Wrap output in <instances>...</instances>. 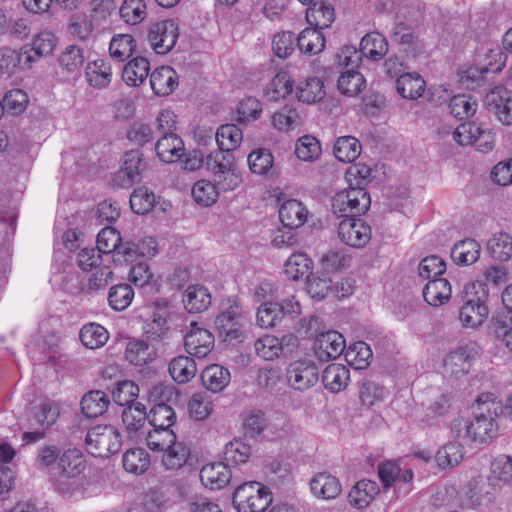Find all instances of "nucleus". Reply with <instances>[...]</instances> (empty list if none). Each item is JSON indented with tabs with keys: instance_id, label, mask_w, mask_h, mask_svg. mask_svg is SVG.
<instances>
[{
	"instance_id": "c03bdc74",
	"label": "nucleus",
	"mask_w": 512,
	"mask_h": 512,
	"mask_svg": "<svg viewBox=\"0 0 512 512\" xmlns=\"http://www.w3.org/2000/svg\"><path fill=\"white\" fill-rule=\"evenodd\" d=\"M297 47L301 53L315 55L325 47V37L321 30L308 27L297 37Z\"/></svg>"
},
{
	"instance_id": "c85d7f7f",
	"label": "nucleus",
	"mask_w": 512,
	"mask_h": 512,
	"mask_svg": "<svg viewBox=\"0 0 512 512\" xmlns=\"http://www.w3.org/2000/svg\"><path fill=\"white\" fill-rule=\"evenodd\" d=\"M308 211L303 204L295 199L285 201L279 208V218L283 226L297 229L304 225Z\"/></svg>"
},
{
	"instance_id": "8fccbe9b",
	"label": "nucleus",
	"mask_w": 512,
	"mask_h": 512,
	"mask_svg": "<svg viewBox=\"0 0 512 512\" xmlns=\"http://www.w3.org/2000/svg\"><path fill=\"white\" fill-rule=\"evenodd\" d=\"M464 457L463 444L459 442H450L441 447L434 458L439 468L446 469L458 465Z\"/></svg>"
},
{
	"instance_id": "bf43d9fd",
	"label": "nucleus",
	"mask_w": 512,
	"mask_h": 512,
	"mask_svg": "<svg viewBox=\"0 0 512 512\" xmlns=\"http://www.w3.org/2000/svg\"><path fill=\"white\" fill-rule=\"evenodd\" d=\"M272 124L279 131L288 132L299 127L302 119L294 107L286 105L273 114Z\"/></svg>"
},
{
	"instance_id": "393cba45",
	"label": "nucleus",
	"mask_w": 512,
	"mask_h": 512,
	"mask_svg": "<svg viewBox=\"0 0 512 512\" xmlns=\"http://www.w3.org/2000/svg\"><path fill=\"white\" fill-rule=\"evenodd\" d=\"M155 151L162 162L173 163L182 156L184 143L177 134L162 135L155 144Z\"/></svg>"
},
{
	"instance_id": "cd10ccee",
	"label": "nucleus",
	"mask_w": 512,
	"mask_h": 512,
	"mask_svg": "<svg viewBox=\"0 0 512 512\" xmlns=\"http://www.w3.org/2000/svg\"><path fill=\"white\" fill-rule=\"evenodd\" d=\"M379 493V486L371 480H360L350 490L348 500L355 509L366 508Z\"/></svg>"
},
{
	"instance_id": "79ce46f5",
	"label": "nucleus",
	"mask_w": 512,
	"mask_h": 512,
	"mask_svg": "<svg viewBox=\"0 0 512 512\" xmlns=\"http://www.w3.org/2000/svg\"><path fill=\"white\" fill-rule=\"evenodd\" d=\"M109 403L110 399L107 393L92 390L82 397L81 410L86 417H98L107 410Z\"/></svg>"
},
{
	"instance_id": "ea45409f",
	"label": "nucleus",
	"mask_w": 512,
	"mask_h": 512,
	"mask_svg": "<svg viewBox=\"0 0 512 512\" xmlns=\"http://www.w3.org/2000/svg\"><path fill=\"white\" fill-rule=\"evenodd\" d=\"M425 80L417 73H403L396 82L397 92L405 99H417L425 90Z\"/></svg>"
},
{
	"instance_id": "f704fd0d",
	"label": "nucleus",
	"mask_w": 512,
	"mask_h": 512,
	"mask_svg": "<svg viewBox=\"0 0 512 512\" xmlns=\"http://www.w3.org/2000/svg\"><path fill=\"white\" fill-rule=\"evenodd\" d=\"M168 371L176 383L186 384L196 376L197 365L193 358L180 355L170 361Z\"/></svg>"
},
{
	"instance_id": "4c0bfd02",
	"label": "nucleus",
	"mask_w": 512,
	"mask_h": 512,
	"mask_svg": "<svg viewBox=\"0 0 512 512\" xmlns=\"http://www.w3.org/2000/svg\"><path fill=\"white\" fill-rule=\"evenodd\" d=\"M242 139L243 133L237 125H222L216 132V142L220 151H215L214 153L230 154L233 157L230 152L240 145Z\"/></svg>"
},
{
	"instance_id": "ddd939ff",
	"label": "nucleus",
	"mask_w": 512,
	"mask_h": 512,
	"mask_svg": "<svg viewBox=\"0 0 512 512\" xmlns=\"http://www.w3.org/2000/svg\"><path fill=\"white\" fill-rule=\"evenodd\" d=\"M338 236L346 245L360 248L369 242L371 228L362 219L348 217L338 224Z\"/></svg>"
},
{
	"instance_id": "f257e3e1",
	"label": "nucleus",
	"mask_w": 512,
	"mask_h": 512,
	"mask_svg": "<svg viewBox=\"0 0 512 512\" xmlns=\"http://www.w3.org/2000/svg\"><path fill=\"white\" fill-rule=\"evenodd\" d=\"M206 167L213 172L214 183L200 180L192 188L194 200L202 206L212 205L217 200L220 191L234 190L241 181L235 170L234 157L230 154H208Z\"/></svg>"
},
{
	"instance_id": "f3484780",
	"label": "nucleus",
	"mask_w": 512,
	"mask_h": 512,
	"mask_svg": "<svg viewBox=\"0 0 512 512\" xmlns=\"http://www.w3.org/2000/svg\"><path fill=\"white\" fill-rule=\"evenodd\" d=\"M184 346L192 356L197 358L206 357L214 347V336L206 328L200 327L197 323L192 322L190 329L184 337Z\"/></svg>"
},
{
	"instance_id": "3c124183",
	"label": "nucleus",
	"mask_w": 512,
	"mask_h": 512,
	"mask_svg": "<svg viewBox=\"0 0 512 512\" xmlns=\"http://www.w3.org/2000/svg\"><path fill=\"white\" fill-rule=\"evenodd\" d=\"M296 95L298 100L304 103L318 102L325 95L324 84L317 77H309L298 85Z\"/></svg>"
},
{
	"instance_id": "e2e57ef3",
	"label": "nucleus",
	"mask_w": 512,
	"mask_h": 512,
	"mask_svg": "<svg viewBox=\"0 0 512 512\" xmlns=\"http://www.w3.org/2000/svg\"><path fill=\"white\" fill-rule=\"evenodd\" d=\"M147 419L152 427L170 429L176 421V414L171 406L158 403L150 409Z\"/></svg>"
},
{
	"instance_id": "f03ea898",
	"label": "nucleus",
	"mask_w": 512,
	"mask_h": 512,
	"mask_svg": "<svg viewBox=\"0 0 512 512\" xmlns=\"http://www.w3.org/2000/svg\"><path fill=\"white\" fill-rule=\"evenodd\" d=\"M482 397L477 399V406L480 412L474 419L459 418L453 421L452 432L454 437L466 444L468 443H487L497 435L498 425L495 422L493 413L496 416L497 410L502 409L499 403H495Z\"/></svg>"
},
{
	"instance_id": "2eb2a0df",
	"label": "nucleus",
	"mask_w": 512,
	"mask_h": 512,
	"mask_svg": "<svg viewBox=\"0 0 512 512\" xmlns=\"http://www.w3.org/2000/svg\"><path fill=\"white\" fill-rule=\"evenodd\" d=\"M497 494V486L489 483L484 477L473 481L462 502L463 509H486Z\"/></svg>"
},
{
	"instance_id": "69168bd1",
	"label": "nucleus",
	"mask_w": 512,
	"mask_h": 512,
	"mask_svg": "<svg viewBox=\"0 0 512 512\" xmlns=\"http://www.w3.org/2000/svg\"><path fill=\"white\" fill-rule=\"evenodd\" d=\"M254 347L257 355L268 361L278 358L284 351L282 341L273 335H265L259 338Z\"/></svg>"
},
{
	"instance_id": "4d7b16f0",
	"label": "nucleus",
	"mask_w": 512,
	"mask_h": 512,
	"mask_svg": "<svg viewBox=\"0 0 512 512\" xmlns=\"http://www.w3.org/2000/svg\"><path fill=\"white\" fill-rule=\"evenodd\" d=\"M365 79L357 70H345L338 79V89L343 95L356 96L365 87Z\"/></svg>"
},
{
	"instance_id": "e433bc0d",
	"label": "nucleus",
	"mask_w": 512,
	"mask_h": 512,
	"mask_svg": "<svg viewBox=\"0 0 512 512\" xmlns=\"http://www.w3.org/2000/svg\"><path fill=\"white\" fill-rule=\"evenodd\" d=\"M231 380L229 370L219 364L207 366L201 373L203 386L212 392L222 391Z\"/></svg>"
},
{
	"instance_id": "680f3d73",
	"label": "nucleus",
	"mask_w": 512,
	"mask_h": 512,
	"mask_svg": "<svg viewBox=\"0 0 512 512\" xmlns=\"http://www.w3.org/2000/svg\"><path fill=\"white\" fill-rule=\"evenodd\" d=\"M2 58H11L15 61V65L21 69L27 70L37 63L42 56L31 46H24L19 50L9 48L2 49Z\"/></svg>"
},
{
	"instance_id": "20e7f679",
	"label": "nucleus",
	"mask_w": 512,
	"mask_h": 512,
	"mask_svg": "<svg viewBox=\"0 0 512 512\" xmlns=\"http://www.w3.org/2000/svg\"><path fill=\"white\" fill-rule=\"evenodd\" d=\"M489 297L486 285L477 282L465 287V300L459 312V319L466 327L480 326L488 317L486 305Z\"/></svg>"
},
{
	"instance_id": "473e14b6",
	"label": "nucleus",
	"mask_w": 512,
	"mask_h": 512,
	"mask_svg": "<svg viewBox=\"0 0 512 512\" xmlns=\"http://www.w3.org/2000/svg\"><path fill=\"white\" fill-rule=\"evenodd\" d=\"M306 20L313 28H328L335 20L334 7L328 2H315L307 9Z\"/></svg>"
},
{
	"instance_id": "c9c22d12",
	"label": "nucleus",
	"mask_w": 512,
	"mask_h": 512,
	"mask_svg": "<svg viewBox=\"0 0 512 512\" xmlns=\"http://www.w3.org/2000/svg\"><path fill=\"white\" fill-rule=\"evenodd\" d=\"M85 60V50L78 44L67 45L58 56L59 66L69 74L79 73Z\"/></svg>"
},
{
	"instance_id": "2f4dec72",
	"label": "nucleus",
	"mask_w": 512,
	"mask_h": 512,
	"mask_svg": "<svg viewBox=\"0 0 512 512\" xmlns=\"http://www.w3.org/2000/svg\"><path fill=\"white\" fill-rule=\"evenodd\" d=\"M310 489L318 498L334 499L341 492V483L331 474L318 473L311 479Z\"/></svg>"
},
{
	"instance_id": "774afa93",
	"label": "nucleus",
	"mask_w": 512,
	"mask_h": 512,
	"mask_svg": "<svg viewBox=\"0 0 512 512\" xmlns=\"http://www.w3.org/2000/svg\"><path fill=\"white\" fill-rule=\"evenodd\" d=\"M146 444L152 451L162 452L177 440L175 433L168 428L153 427L146 435Z\"/></svg>"
},
{
	"instance_id": "423d86ee",
	"label": "nucleus",
	"mask_w": 512,
	"mask_h": 512,
	"mask_svg": "<svg viewBox=\"0 0 512 512\" xmlns=\"http://www.w3.org/2000/svg\"><path fill=\"white\" fill-rule=\"evenodd\" d=\"M370 205V195L363 187L340 191L331 200L333 213L344 218L364 214Z\"/></svg>"
},
{
	"instance_id": "9b49d317",
	"label": "nucleus",
	"mask_w": 512,
	"mask_h": 512,
	"mask_svg": "<svg viewBox=\"0 0 512 512\" xmlns=\"http://www.w3.org/2000/svg\"><path fill=\"white\" fill-rule=\"evenodd\" d=\"M484 106L504 125H512V94L504 86L498 85L484 97Z\"/></svg>"
},
{
	"instance_id": "1a4fd4ad",
	"label": "nucleus",
	"mask_w": 512,
	"mask_h": 512,
	"mask_svg": "<svg viewBox=\"0 0 512 512\" xmlns=\"http://www.w3.org/2000/svg\"><path fill=\"white\" fill-rule=\"evenodd\" d=\"M453 139L460 145H472L481 153H489L494 148L495 134L475 122L460 124L453 132Z\"/></svg>"
},
{
	"instance_id": "aec40b11",
	"label": "nucleus",
	"mask_w": 512,
	"mask_h": 512,
	"mask_svg": "<svg viewBox=\"0 0 512 512\" xmlns=\"http://www.w3.org/2000/svg\"><path fill=\"white\" fill-rule=\"evenodd\" d=\"M231 477L228 465L223 462L206 464L200 470L202 484L212 490L224 488L230 482Z\"/></svg>"
},
{
	"instance_id": "4be33fe9",
	"label": "nucleus",
	"mask_w": 512,
	"mask_h": 512,
	"mask_svg": "<svg viewBox=\"0 0 512 512\" xmlns=\"http://www.w3.org/2000/svg\"><path fill=\"white\" fill-rule=\"evenodd\" d=\"M59 473L66 478H76L83 473L86 468V460L81 450L77 448L65 449L58 462Z\"/></svg>"
},
{
	"instance_id": "a19ab883",
	"label": "nucleus",
	"mask_w": 512,
	"mask_h": 512,
	"mask_svg": "<svg viewBox=\"0 0 512 512\" xmlns=\"http://www.w3.org/2000/svg\"><path fill=\"white\" fill-rule=\"evenodd\" d=\"M150 65L145 57H135L130 60L123 68L122 79L132 87L141 85L147 78Z\"/></svg>"
},
{
	"instance_id": "9d476101",
	"label": "nucleus",
	"mask_w": 512,
	"mask_h": 512,
	"mask_svg": "<svg viewBox=\"0 0 512 512\" xmlns=\"http://www.w3.org/2000/svg\"><path fill=\"white\" fill-rule=\"evenodd\" d=\"M150 316L145 320L143 329L149 339H163L169 332L174 307L165 299L156 300L150 306Z\"/></svg>"
},
{
	"instance_id": "bb28decb",
	"label": "nucleus",
	"mask_w": 512,
	"mask_h": 512,
	"mask_svg": "<svg viewBox=\"0 0 512 512\" xmlns=\"http://www.w3.org/2000/svg\"><path fill=\"white\" fill-rule=\"evenodd\" d=\"M485 480L497 486V493L505 484L512 482V457L501 454L490 463V475Z\"/></svg>"
},
{
	"instance_id": "b1692460",
	"label": "nucleus",
	"mask_w": 512,
	"mask_h": 512,
	"mask_svg": "<svg viewBox=\"0 0 512 512\" xmlns=\"http://www.w3.org/2000/svg\"><path fill=\"white\" fill-rule=\"evenodd\" d=\"M150 85L156 95H170L178 86L177 73L169 66H161L150 75Z\"/></svg>"
},
{
	"instance_id": "a18cd8bd",
	"label": "nucleus",
	"mask_w": 512,
	"mask_h": 512,
	"mask_svg": "<svg viewBox=\"0 0 512 512\" xmlns=\"http://www.w3.org/2000/svg\"><path fill=\"white\" fill-rule=\"evenodd\" d=\"M495 337L512 352V316L508 312H496L491 318Z\"/></svg>"
},
{
	"instance_id": "5701e85b",
	"label": "nucleus",
	"mask_w": 512,
	"mask_h": 512,
	"mask_svg": "<svg viewBox=\"0 0 512 512\" xmlns=\"http://www.w3.org/2000/svg\"><path fill=\"white\" fill-rule=\"evenodd\" d=\"M359 51L362 56L371 61H380L389 51L388 40L379 32L367 33L360 41Z\"/></svg>"
},
{
	"instance_id": "37998d69",
	"label": "nucleus",
	"mask_w": 512,
	"mask_h": 512,
	"mask_svg": "<svg viewBox=\"0 0 512 512\" xmlns=\"http://www.w3.org/2000/svg\"><path fill=\"white\" fill-rule=\"evenodd\" d=\"M85 74L88 83L98 89L105 88L112 80L111 65L103 59H97L89 63Z\"/></svg>"
},
{
	"instance_id": "6e6d98bb",
	"label": "nucleus",
	"mask_w": 512,
	"mask_h": 512,
	"mask_svg": "<svg viewBox=\"0 0 512 512\" xmlns=\"http://www.w3.org/2000/svg\"><path fill=\"white\" fill-rule=\"evenodd\" d=\"M477 107L476 99L466 94L453 96L449 102L450 113L460 120L472 117L476 113Z\"/></svg>"
},
{
	"instance_id": "49530a36",
	"label": "nucleus",
	"mask_w": 512,
	"mask_h": 512,
	"mask_svg": "<svg viewBox=\"0 0 512 512\" xmlns=\"http://www.w3.org/2000/svg\"><path fill=\"white\" fill-rule=\"evenodd\" d=\"M293 80L287 72H279L267 84L264 94L269 101H278L293 91Z\"/></svg>"
},
{
	"instance_id": "a211bd4d",
	"label": "nucleus",
	"mask_w": 512,
	"mask_h": 512,
	"mask_svg": "<svg viewBox=\"0 0 512 512\" xmlns=\"http://www.w3.org/2000/svg\"><path fill=\"white\" fill-rule=\"evenodd\" d=\"M147 164L139 150H131L124 154L123 165L117 173L115 180L122 187L131 186L139 182L141 174L146 171Z\"/></svg>"
},
{
	"instance_id": "5fc2aeb1",
	"label": "nucleus",
	"mask_w": 512,
	"mask_h": 512,
	"mask_svg": "<svg viewBox=\"0 0 512 512\" xmlns=\"http://www.w3.org/2000/svg\"><path fill=\"white\" fill-rule=\"evenodd\" d=\"M135 48V40L131 35L118 34L110 41L109 54L112 59L123 62L132 55Z\"/></svg>"
},
{
	"instance_id": "4468645a",
	"label": "nucleus",
	"mask_w": 512,
	"mask_h": 512,
	"mask_svg": "<svg viewBox=\"0 0 512 512\" xmlns=\"http://www.w3.org/2000/svg\"><path fill=\"white\" fill-rule=\"evenodd\" d=\"M177 38L178 28L173 20L152 24L148 33V40L157 54L168 53L175 46Z\"/></svg>"
},
{
	"instance_id": "603ef678",
	"label": "nucleus",
	"mask_w": 512,
	"mask_h": 512,
	"mask_svg": "<svg viewBox=\"0 0 512 512\" xmlns=\"http://www.w3.org/2000/svg\"><path fill=\"white\" fill-rule=\"evenodd\" d=\"M335 157L341 162H353L361 153V144L352 136L339 137L333 147Z\"/></svg>"
},
{
	"instance_id": "72a5a7b5",
	"label": "nucleus",
	"mask_w": 512,
	"mask_h": 512,
	"mask_svg": "<svg viewBox=\"0 0 512 512\" xmlns=\"http://www.w3.org/2000/svg\"><path fill=\"white\" fill-rule=\"evenodd\" d=\"M350 381L349 369L341 364L328 365L322 374L324 387L332 393L343 391Z\"/></svg>"
},
{
	"instance_id": "de8ad7c7",
	"label": "nucleus",
	"mask_w": 512,
	"mask_h": 512,
	"mask_svg": "<svg viewBox=\"0 0 512 512\" xmlns=\"http://www.w3.org/2000/svg\"><path fill=\"white\" fill-rule=\"evenodd\" d=\"M480 245L473 239H466L454 245L451 258L457 265H471L480 255Z\"/></svg>"
},
{
	"instance_id": "39448f33",
	"label": "nucleus",
	"mask_w": 512,
	"mask_h": 512,
	"mask_svg": "<svg viewBox=\"0 0 512 512\" xmlns=\"http://www.w3.org/2000/svg\"><path fill=\"white\" fill-rule=\"evenodd\" d=\"M232 501L238 512H266L272 503V494L268 487L252 481L238 486Z\"/></svg>"
},
{
	"instance_id": "c756f323",
	"label": "nucleus",
	"mask_w": 512,
	"mask_h": 512,
	"mask_svg": "<svg viewBox=\"0 0 512 512\" xmlns=\"http://www.w3.org/2000/svg\"><path fill=\"white\" fill-rule=\"evenodd\" d=\"M147 419L146 407L142 403L128 405L122 411V422L130 438L139 435Z\"/></svg>"
},
{
	"instance_id": "864d4df0",
	"label": "nucleus",
	"mask_w": 512,
	"mask_h": 512,
	"mask_svg": "<svg viewBox=\"0 0 512 512\" xmlns=\"http://www.w3.org/2000/svg\"><path fill=\"white\" fill-rule=\"evenodd\" d=\"M109 339L108 331L101 325L90 323L80 330V340L89 349H97L106 344Z\"/></svg>"
},
{
	"instance_id": "7ed1b4c3",
	"label": "nucleus",
	"mask_w": 512,
	"mask_h": 512,
	"mask_svg": "<svg viewBox=\"0 0 512 512\" xmlns=\"http://www.w3.org/2000/svg\"><path fill=\"white\" fill-rule=\"evenodd\" d=\"M246 316L243 307L237 299L223 300L219 313L214 320L215 329L223 341L240 343L244 339L243 325Z\"/></svg>"
},
{
	"instance_id": "0eeeda50",
	"label": "nucleus",
	"mask_w": 512,
	"mask_h": 512,
	"mask_svg": "<svg viewBox=\"0 0 512 512\" xmlns=\"http://www.w3.org/2000/svg\"><path fill=\"white\" fill-rule=\"evenodd\" d=\"M97 250L101 254H112L118 264L135 260L134 242H122L120 233L113 227L103 228L97 235Z\"/></svg>"
},
{
	"instance_id": "a878e982",
	"label": "nucleus",
	"mask_w": 512,
	"mask_h": 512,
	"mask_svg": "<svg viewBox=\"0 0 512 512\" xmlns=\"http://www.w3.org/2000/svg\"><path fill=\"white\" fill-rule=\"evenodd\" d=\"M190 456V448L184 442L175 440L162 451L161 464L167 471L180 470L187 464Z\"/></svg>"
},
{
	"instance_id": "09e8293b",
	"label": "nucleus",
	"mask_w": 512,
	"mask_h": 512,
	"mask_svg": "<svg viewBox=\"0 0 512 512\" xmlns=\"http://www.w3.org/2000/svg\"><path fill=\"white\" fill-rule=\"evenodd\" d=\"M372 356L369 345L363 341L355 342L344 350L346 362L357 370L365 369L370 364Z\"/></svg>"
},
{
	"instance_id": "412c9836",
	"label": "nucleus",
	"mask_w": 512,
	"mask_h": 512,
	"mask_svg": "<svg viewBox=\"0 0 512 512\" xmlns=\"http://www.w3.org/2000/svg\"><path fill=\"white\" fill-rule=\"evenodd\" d=\"M59 415V404L55 401L45 399L32 408L30 425L47 430L56 423Z\"/></svg>"
},
{
	"instance_id": "dca6fc26",
	"label": "nucleus",
	"mask_w": 512,
	"mask_h": 512,
	"mask_svg": "<svg viewBox=\"0 0 512 512\" xmlns=\"http://www.w3.org/2000/svg\"><path fill=\"white\" fill-rule=\"evenodd\" d=\"M345 350V339L342 334L330 330L319 334L314 340L313 351L317 359L327 362L336 359Z\"/></svg>"
},
{
	"instance_id": "58836bf2",
	"label": "nucleus",
	"mask_w": 512,
	"mask_h": 512,
	"mask_svg": "<svg viewBox=\"0 0 512 512\" xmlns=\"http://www.w3.org/2000/svg\"><path fill=\"white\" fill-rule=\"evenodd\" d=\"M451 285L444 279H432L423 288L424 300L431 306H441L451 297Z\"/></svg>"
},
{
	"instance_id": "0e129e2a",
	"label": "nucleus",
	"mask_w": 512,
	"mask_h": 512,
	"mask_svg": "<svg viewBox=\"0 0 512 512\" xmlns=\"http://www.w3.org/2000/svg\"><path fill=\"white\" fill-rule=\"evenodd\" d=\"M490 255L499 261H507L512 257V237L507 233H497L487 244Z\"/></svg>"
},
{
	"instance_id": "6e6552de",
	"label": "nucleus",
	"mask_w": 512,
	"mask_h": 512,
	"mask_svg": "<svg viewBox=\"0 0 512 512\" xmlns=\"http://www.w3.org/2000/svg\"><path fill=\"white\" fill-rule=\"evenodd\" d=\"M85 443L91 455L108 457L119 451L121 437L116 428L109 425H98L88 430Z\"/></svg>"
},
{
	"instance_id": "f8f14e48",
	"label": "nucleus",
	"mask_w": 512,
	"mask_h": 512,
	"mask_svg": "<svg viewBox=\"0 0 512 512\" xmlns=\"http://www.w3.org/2000/svg\"><path fill=\"white\" fill-rule=\"evenodd\" d=\"M318 368L308 360L292 362L286 371L287 382L291 388L298 391H305L318 382Z\"/></svg>"
},
{
	"instance_id": "338daca9",
	"label": "nucleus",
	"mask_w": 512,
	"mask_h": 512,
	"mask_svg": "<svg viewBox=\"0 0 512 512\" xmlns=\"http://www.w3.org/2000/svg\"><path fill=\"white\" fill-rule=\"evenodd\" d=\"M126 359L133 365L142 366L154 358V353L144 341H130L125 351Z\"/></svg>"
},
{
	"instance_id": "7c9ffc66",
	"label": "nucleus",
	"mask_w": 512,
	"mask_h": 512,
	"mask_svg": "<svg viewBox=\"0 0 512 512\" xmlns=\"http://www.w3.org/2000/svg\"><path fill=\"white\" fill-rule=\"evenodd\" d=\"M182 301L189 313H200L211 305V294L202 285H189L185 290Z\"/></svg>"
},
{
	"instance_id": "6ab92c4d",
	"label": "nucleus",
	"mask_w": 512,
	"mask_h": 512,
	"mask_svg": "<svg viewBox=\"0 0 512 512\" xmlns=\"http://www.w3.org/2000/svg\"><path fill=\"white\" fill-rule=\"evenodd\" d=\"M477 351L472 346H460L451 351L444 358V370L451 376L460 377L466 375L472 366Z\"/></svg>"
},
{
	"instance_id": "13d9d810",
	"label": "nucleus",
	"mask_w": 512,
	"mask_h": 512,
	"mask_svg": "<svg viewBox=\"0 0 512 512\" xmlns=\"http://www.w3.org/2000/svg\"><path fill=\"white\" fill-rule=\"evenodd\" d=\"M312 261L303 252L293 253L284 264V272L292 280L307 275L311 270Z\"/></svg>"
},
{
	"instance_id": "052dcab7",
	"label": "nucleus",
	"mask_w": 512,
	"mask_h": 512,
	"mask_svg": "<svg viewBox=\"0 0 512 512\" xmlns=\"http://www.w3.org/2000/svg\"><path fill=\"white\" fill-rule=\"evenodd\" d=\"M122 461L126 471L137 475L144 473L150 465L149 455L142 448H134L126 451Z\"/></svg>"
}]
</instances>
